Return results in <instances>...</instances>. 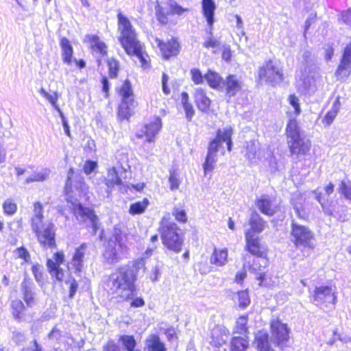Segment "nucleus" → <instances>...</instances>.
I'll return each instance as SVG.
<instances>
[{
	"label": "nucleus",
	"instance_id": "1",
	"mask_svg": "<svg viewBox=\"0 0 351 351\" xmlns=\"http://www.w3.org/2000/svg\"><path fill=\"white\" fill-rule=\"evenodd\" d=\"M144 258H138L134 262L120 267L111 274L107 282V287L112 293L123 300L131 298L135 291V282L138 273L145 269Z\"/></svg>",
	"mask_w": 351,
	"mask_h": 351
},
{
	"label": "nucleus",
	"instance_id": "2",
	"mask_svg": "<svg viewBox=\"0 0 351 351\" xmlns=\"http://www.w3.org/2000/svg\"><path fill=\"white\" fill-rule=\"evenodd\" d=\"M73 189L79 193H84L87 190V186L82 176L80 174L75 173L73 169L71 168L68 171L64 187L66 200L72 203L73 213L77 219L80 222L85 223L86 226L91 227L93 234H95L99 228L98 218L93 210L77 203V199L72 200L71 193L74 192Z\"/></svg>",
	"mask_w": 351,
	"mask_h": 351
},
{
	"label": "nucleus",
	"instance_id": "3",
	"mask_svg": "<svg viewBox=\"0 0 351 351\" xmlns=\"http://www.w3.org/2000/svg\"><path fill=\"white\" fill-rule=\"evenodd\" d=\"M119 30L121 32L119 40L125 52L134 55L144 69L148 67V62L144 56L141 43L136 39V34L129 19L121 12L117 15Z\"/></svg>",
	"mask_w": 351,
	"mask_h": 351
},
{
	"label": "nucleus",
	"instance_id": "4",
	"mask_svg": "<svg viewBox=\"0 0 351 351\" xmlns=\"http://www.w3.org/2000/svg\"><path fill=\"white\" fill-rule=\"evenodd\" d=\"M158 230L163 245L175 253L180 252L184 241L182 230L171 221L169 213L162 218Z\"/></svg>",
	"mask_w": 351,
	"mask_h": 351
},
{
	"label": "nucleus",
	"instance_id": "5",
	"mask_svg": "<svg viewBox=\"0 0 351 351\" xmlns=\"http://www.w3.org/2000/svg\"><path fill=\"white\" fill-rule=\"evenodd\" d=\"M232 127L226 126L222 129H219L216 137L209 143L206 160L203 164L205 176L208 172H210L215 169L217 162V153L222 142L226 143L229 152L232 150Z\"/></svg>",
	"mask_w": 351,
	"mask_h": 351
},
{
	"label": "nucleus",
	"instance_id": "6",
	"mask_svg": "<svg viewBox=\"0 0 351 351\" xmlns=\"http://www.w3.org/2000/svg\"><path fill=\"white\" fill-rule=\"evenodd\" d=\"M291 241L297 247H307L314 249L315 236L313 232L307 227L291 221Z\"/></svg>",
	"mask_w": 351,
	"mask_h": 351
},
{
	"label": "nucleus",
	"instance_id": "7",
	"mask_svg": "<svg viewBox=\"0 0 351 351\" xmlns=\"http://www.w3.org/2000/svg\"><path fill=\"white\" fill-rule=\"evenodd\" d=\"M117 91L121 98L118 115L121 119H128L132 115V111L134 107V95L131 82L125 80Z\"/></svg>",
	"mask_w": 351,
	"mask_h": 351
},
{
	"label": "nucleus",
	"instance_id": "8",
	"mask_svg": "<svg viewBox=\"0 0 351 351\" xmlns=\"http://www.w3.org/2000/svg\"><path fill=\"white\" fill-rule=\"evenodd\" d=\"M32 230L43 248L52 249L56 247V228L52 221H47L36 224V226H32Z\"/></svg>",
	"mask_w": 351,
	"mask_h": 351
},
{
	"label": "nucleus",
	"instance_id": "9",
	"mask_svg": "<svg viewBox=\"0 0 351 351\" xmlns=\"http://www.w3.org/2000/svg\"><path fill=\"white\" fill-rule=\"evenodd\" d=\"M258 77L261 81L275 86L283 80V71L280 63L269 60L258 69Z\"/></svg>",
	"mask_w": 351,
	"mask_h": 351
},
{
	"label": "nucleus",
	"instance_id": "10",
	"mask_svg": "<svg viewBox=\"0 0 351 351\" xmlns=\"http://www.w3.org/2000/svg\"><path fill=\"white\" fill-rule=\"evenodd\" d=\"M336 301L335 290L331 286L321 285L316 287L312 294L313 303L321 308H333Z\"/></svg>",
	"mask_w": 351,
	"mask_h": 351
},
{
	"label": "nucleus",
	"instance_id": "11",
	"mask_svg": "<svg viewBox=\"0 0 351 351\" xmlns=\"http://www.w3.org/2000/svg\"><path fill=\"white\" fill-rule=\"evenodd\" d=\"M271 340L278 346L283 347L289 339V329L286 324L278 319H273L270 322Z\"/></svg>",
	"mask_w": 351,
	"mask_h": 351
},
{
	"label": "nucleus",
	"instance_id": "12",
	"mask_svg": "<svg viewBox=\"0 0 351 351\" xmlns=\"http://www.w3.org/2000/svg\"><path fill=\"white\" fill-rule=\"evenodd\" d=\"M120 170L112 167L108 170L107 177L104 178L103 184L104 190L99 191L104 197H110L113 188L115 186H121L123 184L119 176Z\"/></svg>",
	"mask_w": 351,
	"mask_h": 351
},
{
	"label": "nucleus",
	"instance_id": "13",
	"mask_svg": "<svg viewBox=\"0 0 351 351\" xmlns=\"http://www.w3.org/2000/svg\"><path fill=\"white\" fill-rule=\"evenodd\" d=\"M53 258L47 259V269L52 278H55L56 280L60 282L64 278V271L60 268V265L64 261V254L63 252H57L53 254Z\"/></svg>",
	"mask_w": 351,
	"mask_h": 351
},
{
	"label": "nucleus",
	"instance_id": "14",
	"mask_svg": "<svg viewBox=\"0 0 351 351\" xmlns=\"http://www.w3.org/2000/svg\"><path fill=\"white\" fill-rule=\"evenodd\" d=\"M156 45L160 48L163 58L166 60L176 56L180 51V44L176 38H173L167 43L158 38H154Z\"/></svg>",
	"mask_w": 351,
	"mask_h": 351
},
{
	"label": "nucleus",
	"instance_id": "15",
	"mask_svg": "<svg viewBox=\"0 0 351 351\" xmlns=\"http://www.w3.org/2000/svg\"><path fill=\"white\" fill-rule=\"evenodd\" d=\"M161 128L162 121L160 118L154 117L150 123L145 124L143 127L141 132L136 134V136L139 138L145 136L147 142H153L156 135L160 131Z\"/></svg>",
	"mask_w": 351,
	"mask_h": 351
},
{
	"label": "nucleus",
	"instance_id": "16",
	"mask_svg": "<svg viewBox=\"0 0 351 351\" xmlns=\"http://www.w3.org/2000/svg\"><path fill=\"white\" fill-rule=\"evenodd\" d=\"M246 250L256 256H266V247L260 243L257 235L252 234L251 231L245 232Z\"/></svg>",
	"mask_w": 351,
	"mask_h": 351
},
{
	"label": "nucleus",
	"instance_id": "17",
	"mask_svg": "<svg viewBox=\"0 0 351 351\" xmlns=\"http://www.w3.org/2000/svg\"><path fill=\"white\" fill-rule=\"evenodd\" d=\"M351 43L344 48L340 64L335 71L337 77H348L351 73Z\"/></svg>",
	"mask_w": 351,
	"mask_h": 351
},
{
	"label": "nucleus",
	"instance_id": "18",
	"mask_svg": "<svg viewBox=\"0 0 351 351\" xmlns=\"http://www.w3.org/2000/svg\"><path fill=\"white\" fill-rule=\"evenodd\" d=\"M88 252V244L82 243L76 247L69 264L75 269V273H80L84 267V263Z\"/></svg>",
	"mask_w": 351,
	"mask_h": 351
},
{
	"label": "nucleus",
	"instance_id": "19",
	"mask_svg": "<svg viewBox=\"0 0 351 351\" xmlns=\"http://www.w3.org/2000/svg\"><path fill=\"white\" fill-rule=\"evenodd\" d=\"M117 246L119 247H121L117 236L115 237L114 241H109L107 246L106 247L105 251L103 254V257L106 263L112 265L119 261L120 257L119 256Z\"/></svg>",
	"mask_w": 351,
	"mask_h": 351
},
{
	"label": "nucleus",
	"instance_id": "20",
	"mask_svg": "<svg viewBox=\"0 0 351 351\" xmlns=\"http://www.w3.org/2000/svg\"><path fill=\"white\" fill-rule=\"evenodd\" d=\"M290 152L293 155H306L310 150L311 143L303 137L288 141Z\"/></svg>",
	"mask_w": 351,
	"mask_h": 351
},
{
	"label": "nucleus",
	"instance_id": "21",
	"mask_svg": "<svg viewBox=\"0 0 351 351\" xmlns=\"http://www.w3.org/2000/svg\"><path fill=\"white\" fill-rule=\"evenodd\" d=\"M268 261L266 258V256H256L254 258L253 263L249 265L250 269L252 272L256 274L257 280L263 283L265 276V269L267 266Z\"/></svg>",
	"mask_w": 351,
	"mask_h": 351
},
{
	"label": "nucleus",
	"instance_id": "22",
	"mask_svg": "<svg viewBox=\"0 0 351 351\" xmlns=\"http://www.w3.org/2000/svg\"><path fill=\"white\" fill-rule=\"evenodd\" d=\"M228 330L223 326H216L211 331L210 344L213 347H220L228 339Z\"/></svg>",
	"mask_w": 351,
	"mask_h": 351
},
{
	"label": "nucleus",
	"instance_id": "23",
	"mask_svg": "<svg viewBox=\"0 0 351 351\" xmlns=\"http://www.w3.org/2000/svg\"><path fill=\"white\" fill-rule=\"evenodd\" d=\"M226 90L228 97L235 96L242 89L243 83L239 77L234 75H229L226 80Z\"/></svg>",
	"mask_w": 351,
	"mask_h": 351
},
{
	"label": "nucleus",
	"instance_id": "24",
	"mask_svg": "<svg viewBox=\"0 0 351 351\" xmlns=\"http://www.w3.org/2000/svg\"><path fill=\"white\" fill-rule=\"evenodd\" d=\"M21 292L23 298L28 306H32L34 304V295L33 291V283L27 278H25L21 284Z\"/></svg>",
	"mask_w": 351,
	"mask_h": 351
},
{
	"label": "nucleus",
	"instance_id": "25",
	"mask_svg": "<svg viewBox=\"0 0 351 351\" xmlns=\"http://www.w3.org/2000/svg\"><path fill=\"white\" fill-rule=\"evenodd\" d=\"M202 14L206 20L208 25H212L215 23V12L216 4L213 0H202Z\"/></svg>",
	"mask_w": 351,
	"mask_h": 351
},
{
	"label": "nucleus",
	"instance_id": "26",
	"mask_svg": "<svg viewBox=\"0 0 351 351\" xmlns=\"http://www.w3.org/2000/svg\"><path fill=\"white\" fill-rule=\"evenodd\" d=\"M145 351H167L165 343L157 335H152L145 340Z\"/></svg>",
	"mask_w": 351,
	"mask_h": 351
},
{
	"label": "nucleus",
	"instance_id": "27",
	"mask_svg": "<svg viewBox=\"0 0 351 351\" xmlns=\"http://www.w3.org/2000/svg\"><path fill=\"white\" fill-rule=\"evenodd\" d=\"M195 101L198 109L204 112H207L211 102L210 99L206 96L205 91L201 88L195 89Z\"/></svg>",
	"mask_w": 351,
	"mask_h": 351
},
{
	"label": "nucleus",
	"instance_id": "28",
	"mask_svg": "<svg viewBox=\"0 0 351 351\" xmlns=\"http://www.w3.org/2000/svg\"><path fill=\"white\" fill-rule=\"evenodd\" d=\"M265 223L266 222L263 220L257 213H252L249 220L250 229L247 231H251L254 235L260 234L263 231Z\"/></svg>",
	"mask_w": 351,
	"mask_h": 351
},
{
	"label": "nucleus",
	"instance_id": "29",
	"mask_svg": "<svg viewBox=\"0 0 351 351\" xmlns=\"http://www.w3.org/2000/svg\"><path fill=\"white\" fill-rule=\"evenodd\" d=\"M86 40L90 42L93 51L99 53L101 56L107 54V46L96 35H86Z\"/></svg>",
	"mask_w": 351,
	"mask_h": 351
},
{
	"label": "nucleus",
	"instance_id": "30",
	"mask_svg": "<svg viewBox=\"0 0 351 351\" xmlns=\"http://www.w3.org/2000/svg\"><path fill=\"white\" fill-rule=\"evenodd\" d=\"M210 263L218 267H222L228 261V250L215 248L210 259Z\"/></svg>",
	"mask_w": 351,
	"mask_h": 351
},
{
	"label": "nucleus",
	"instance_id": "31",
	"mask_svg": "<svg viewBox=\"0 0 351 351\" xmlns=\"http://www.w3.org/2000/svg\"><path fill=\"white\" fill-rule=\"evenodd\" d=\"M60 45L62 52V60L64 63L70 65L72 62V58L73 54V50L71 43L66 38L63 37L60 40Z\"/></svg>",
	"mask_w": 351,
	"mask_h": 351
},
{
	"label": "nucleus",
	"instance_id": "32",
	"mask_svg": "<svg viewBox=\"0 0 351 351\" xmlns=\"http://www.w3.org/2000/svg\"><path fill=\"white\" fill-rule=\"evenodd\" d=\"M286 134L287 142L302 137L300 128L295 119H289L286 127Z\"/></svg>",
	"mask_w": 351,
	"mask_h": 351
},
{
	"label": "nucleus",
	"instance_id": "33",
	"mask_svg": "<svg viewBox=\"0 0 351 351\" xmlns=\"http://www.w3.org/2000/svg\"><path fill=\"white\" fill-rule=\"evenodd\" d=\"M256 205L259 210L268 216H272L274 210L271 207V202L269 197L267 195H263L256 200Z\"/></svg>",
	"mask_w": 351,
	"mask_h": 351
},
{
	"label": "nucleus",
	"instance_id": "34",
	"mask_svg": "<svg viewBox=\"0 0 351 351\" xmlns=\"http://www.w3.org/2000/svg\"><path fill=\"white\" fill-rule=\"evenodd\" d=\"M255 344L258 351H269V335L264 331H258L255 336Z\"/></svg>",
	"mask_w": 351,
	"mask_h": 351
},
{
	"label": "nucleus",
	"instance_id": "35",
	"mask_svg": "<svg viewBox=\"0 0 351 351\" xmlns=\"http://www.w3.org/2000/svg\"><path fill=\"white\" fill-rule=\"evenodd\" d=\"M245 157L252 162L256 158L257 151L259 149V143L254 140L247 141L245 143Z\"/></svg>",
	"mask_w": 351,
	"mask_h": 351
},
{
	"label": "nucleus",
	"instance_id": "36",
	"mask_svg": "<svg viewBox=\"0 0 351 351\" xmlns=\"http://www.w3.org/2000/svg\"><path fill=\"white\" fill-rule=\"evenodd\" d=\"M248 341L244 337H234L230 342V351H246Z\"/></svg>",
	"mask_w": 351,
	"mask_h": 351
},
{
	"label": "nucleus",
	"instance_id": "37",
	"mask_svg": "<svg viewBox=\"0 0 351 351\" xmlns=\"http://www.w3.org/2000/svg\"><path fill=\"white\" fill-rule=\"evenodd\" d=\"M43 206L40 202H37L34 204V215L31 219V226H36V224H41L43 221Z\"/></svg>",
	"mask_w": 351,
	"mask_h": 351
},
{
	"label": "nucleus",
	"instance_id": "38",
	"mask_svg": "<svg viewBox=\"0 0 351 351\" xmlns=\"http://www.w3.org/2000/svg\"><path fill=\"white\" fill-rule=\"evenodd\" d=\"M208 85L213 88L220 86L222 82L221 77L216 72L209 70L204 75Z\"/></svg>",
	"mask_w": 351,
	"mask_h": 351
},
{
	"label": "nucleus",
	"instance_id": "39",
	"mask_svg": "<svg viewBox=\"0 0 351 351\" xmlns=\"http://www.w3.org/2000/svg\"><path fill=\"white\" fill-rule=\"evenodd\" d=\"M149 203V202L147 198H144L142 201L133 203L130 206L129 213L132 215L141 214L144 213Z\"/></svg>",
	"mask_w": 351,
	"mask_h": 351
},
{
	"label": "nucleus",
	"instance_id": "40",
	"mask_svg": "<svg viewBox=\"0 0 351 351\" xmlns=\"http://www.w3.org/2000/svg\"><path fill=\"white\" fill-rule=\"evenodd\" d=\"M235 302H238V305L241 308H245L250 303V299L247 290L238 291L233 297Z\"/></svg>",
	"mask_w": 351,
	"mask_h": 351
},
{
	"label": "nucleus",
	"instance_id": "41",
	"mask_svg": "<svg viewBox=\"0 0 351 351\" xmlns=\"http://www.w3.org/2000/svg\"><path fill=\"white\" fill-rule=\"evenodd\" d=\"M49 173L50 171L48 169H44L40 171L34 172V173L26 179L25 182L29 184L34 182H43L48 178Z\"/></svg>",
	"mask_w": 351,
	"mask_h": 351
},
{
	"label": "nucleus",
	"instance_id": "42",
	"mask_svg": "<svg viewBox=\"0 0 351 351\" xmlns=\"http://www.w3.org/2000/svg\"><path fill=\"white\" fill-rule=\"evenodd\" d=\"M339 106L340 103L339 101V99H337L333 104L332 108L330 110H329L326 114L325 115L323 123L326 125H330L332 121H334L335 118L337 117V113L339 110Z\"/></svg>",
	"mask_w": 351,
	"mask_h": 351
},
{
	"label": "nucleus",
	"instance_id": "43",
	"mask_svg": "<svg viewBox=\"0 0 351 351\" xmlns=\"http://www.w3.org/2000/svg\"><path fill=\"white\" fill-rule=\"evenodd\" d=\"M119 341L127 351H141L135 350L136 346V340L132 335H122L119 338Z\"/></svg>",
	"mask_w": 351,
	"mask_h": 351
},
{
	"label": "nucleus",
	"instance_id": "44",
	"mask_svg": "<svg viewBox=\"0 0 351 351\" xmlns=\"http://www.w3.org/2000/svg\"><path fill=\"white\" fill-rule=\"evenodd\" d=\"M40 94L45 97L49 103L52 105V106L54 108V109L58 111V113H60V112H62L58 105L57 104V100L58 98V93L56 92H54L53 94H50L47 93L44 88H41L40 90Z\"/></svg>",
	"mask_w": 351,
	"mask_h": 351
},
{
	"label": "nucleus",
	"instance_id": "45",
	"mask_svg": "<svg viewBox=\"0 0 351 351\" xmlns=\"http://www.w3.org/2000/svg\"><path fill=\"white\" fill-rule=\"evenodd\" d=\"M169 12L168 13L171 15L181 16L185 12L188 11L187 8H184L180 5L176 1L169 0L168 2Z\"/></svg>",
	"mask_w": 351,
	"mask_h": 351
},
{
	"label": "nucleus",
	"instance_id": "46",
	"mask_svg": "<svg viewBox=\"0 0 351 351\" xmlns=\"http://www.w3.org/2000/svg\"><path fill=\"white\" fill-rule=\"evenodd\" d=\"M247 323V316L242 315L239 317L236 322L234 332L241 335L245 334L247 331V328L246 327Z\"/></svg>",
	"mask_w": 351,
	"mask_h": 351
},
{
	"label": "nucleus",
	"instance_id": "47",
	"mask_svg": "<svg viewBox=\"0 0 351 351\" xmlns=\"http://www.w3.org/2000/svg\"><path fill=\"white\" fill-rule=\"evenodd\" d=\"M313 193L315 194V199L321 204L324 213L327 215H332V211L328 204V199L324 198L322 196V193L319 192L318 190L314 191Z\"/></svg>",
	"mask_w": 351,
	"mask_h": 351
},
{
	"label": "nucleus",
	"instance_id": "48",
	"mask_svg": "<svg viewBox=\"0 0 351 351\" xmlns=\"http://www.w3.org/2000/svg\"><path fill=\"white\" fill-rule=\"evenodd\" d=\"M12 315L14 317L19 320L21 317V314L25 308L23 302L20 300H15L12 302Z\"/></svg>",
	"mask_w": 351,
	"mask_h": 351
},
{
	"label": "nucleus",
	"instance_id": "49",
	"mask_svg": "<svg viewBox=\"0 0 351 351\" xmlns=\"http://www.w3.org/2000/svg\"><path fill=\"white\" fill-rule=\"evenodd\" d=\"M314 61L315 58L312 52L309 50H305L302 53L301 60L302 64L304 66L305 71L314 64Z\"/></svg>",
	"mask_w": 351,
	"mask_h": 351
},
{
	"label": "nucleus",
	"instance_id": "50",
	"mask_svg": "<svg viewBox=\"0 0 351 351\" xmlns=\"http://www.w3.org/2000/svg\"><path fill=\"white\" fill-rule=\"evenodd\" d=\"M3 212L7 215H13L17 210L16 204L11 199H7L3 204Z\"/></svg>",
	"mask_w": 351,
	"mask_h": 351
},
{
	"label": "nucleus",
	"instance_id": "51",
	"mask_svg": "<svg viewBox=\"0 0 351 351\" xmlns=\"http://www.w3.org/2000/svg\"><path fill=\"white\" fill-rule=\"evenodd\" d=\"M175 219L180 223H186L188 220L186 213L182 207L175 206L172 211Z\"/></svg>",
	"mask_w": 351,
	"mask_h": 351
},
{
	"label": "nucleus",
	"instance_id": "52",
	"mask_svg": "<svg viewBox=\"0 0 351 351\" xmlns=\"http://www.w3.org/2000/svg\"><path fill=\"white\" fill-rule=\"evenodd\" d=\"M108 73L111 78H116L119 69V64L117 60L110 58L108 60Z\"/></svg>",
	"mask_w": 351,
	"mask_h": 351
},
{
	"label": "nucleus",
	"instance_id": "53",
	"mask_svg": "<svg viewBox=\"0 0 351 351\" xmlns=\"http://www.w3.org/2000/svg\"><path fill=\"white\" fill-rule=\"evenodd\" d=\"M338 190L346 199L351 201V185L350 183L341 181Z\"/></svg>",
	"mask_w": 351,
	"mask_h": 351
},
{
	"label": "nucleus",
	"instance_id": "54",
	"mask_svg": "<svg viewBox=\"0 0 351 351\" xmlns=\"http://www.w3.org/2000/svg\"><path fill=\"white\" fill-rule=\"evenodd\" d=\"M190 73L191 80L195 84H202L204 82L205 78L199 69L196 68L192 69L190 71Z\"/></svg>",
	"mask_w": 351,
	"mask_h": 351
},
{
	"label": "nucleus",
	"instance_id": "55",
	"mask_svg": "<svg viewBox=\"0 0 351 351\" xmlns=\"http://www.w3.org/2000/svg\"><path fill=\"white\" fill-rule=\"evenodd\" d=\"M219 45L220 42L218 40L215 39L213 36L208 37L203 43L204 47L206 49L217 48L219 47Z\"/></svg>",
	"mask_w": 351,
	"mask_h": 351
},
{
	"label": "nucleus",
	"instance_id": "56",
	"mask_svg": "<svg viewBox=\"0 0 351 351\" xmlns=\"http://www.w3.org/2000/svg\"><path fill=\"white\" fill-rule=\"evenodd\" d=\"M293 210L296 216L301 219H306L308 218V214L303 209L302 206L298 204H293Z\"/></svg>",
	"mask_w": 351,
	"mask_h": 351
},
{
	"label": "nucleus",
	"instance_id": "57",
	"mask_svg": "<svg viewBox=\"0 0 351 351\" xmlns=\"http://www.w3.org/2000/svg\"><path fill=\"white\" fill-rule=\"evenodd\" d=\"M97 167V163L93 160H86L84 165V172L86 175L90 174Z\"/></svg>",
	"mask_w": 351,
	"mask_h": 351
},
{
	"label": "nucleus",
	"instance_id": "58",
	"mask_svg": "<svg viewBox=\"0 0 351 351\" xmlns=\"http://www.w3.org/2000/svg\"><path fill=\"white\" fill-rule=\"evenodd\" d=\"M62 337V332L56 327H54L48 334V338L53 342H59Z\"/></svg>",
	"mask_w": 351,
	"mask_h": 351
},
{
	"label": "nucleus",
	"instance_id": "59",
	"mask_svg": "<svg viewBox=\"0 0 351 351\" xmlns=\"http://www.w3.org/2000/svg\"><path fill=\"white\" fill-rule=\"evenodd\" d=\"M32 273L34 276V278L37 282L40 283L43 281V272L41 271L40 267L38 265H34L32 268Z\"/></svg>",
	"mask_w": 351,
	"mask_h": 351
},
{
	"label": "nucleus",
	"instance_id": "60",
	"mask_svg": "<svg viewBox=\"0 0 351 351\" xmlns=\"http://www.w3.org/2000/svg\"><path fill=\"white\" fill-rule=\"evenodd\" d=\"M289 104L294 108L295 114L296 115L300 114L301 110H300V107L298 98L296 96H295L294 95H291L289 96Z\"/></svg>",
	"mask_w": 351,
	"mask_h": 351
},
{
	"label": "nucleus",
	"instance_id": "61",
	"mask_svg": "<svg viewBox=\"0 0 351 351\" xmlns=\"http://www.w3.org/2000/svg\"><path fill=\"white\" fill-rule=\"evenodd\" d=\"M184 112H185V117L188 121H191L195 114V110L193 108V106L191 104H186L184 106H182Z\"/></svg>",
	"mask_w": 351,
	"mask_h": 351
},
{
	"label": "nucleus",
	"instance_id": "62",
	"mask_svg": "<svg viewBox=\"0 0 351 351\" xmlns=\"http://www.w3.org/2000/svg\"><path fill=\"white\" fill-rule=\"evenodd\" d=\"M16 254L18 257L23 259L25 262H29L30 260V255L24 247H21L16 249Z\"/></svg>",
	"mask_w": 351,
	"mask_h": 351
},
{
	"label": "nucleus",
	"instance_id": "63",
	"mask_svg": "<svg viewBox=\"0 0 351 351\" xmlns=\"http://www.w3.org/2000/svg\"><path fill=\"white\" fill-rule=\"evenodd\" d=\"M103 351H121L119 346L113 340H109L106 345L103 346Z\"/></svg>",
	"mask_w": 351,
	"mask_h": 351
},
{
	"label": "nucleus",
	"instance_id": "64",
	"mask_svg": "<svg viewBox=\"0 0 351 351\" xmlns=\"http://www.w3.org/2000/svg\"><path fill=\"white\" fill-rule=\"evenodd\" d=\"M12 340L17 344H20L25 341V335L23 332L14 330L12 332Z\"/></svg>",
	"mask_w": 351,
	"mask_h": 351
}]
</instances>
